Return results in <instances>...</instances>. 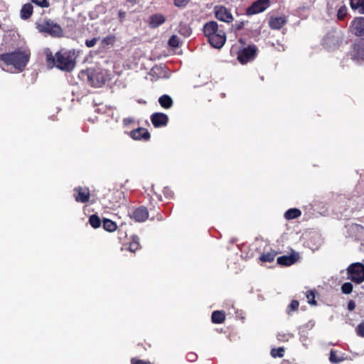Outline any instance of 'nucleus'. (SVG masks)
<instances>
[{
	"mask_svg": "<svg viewBox=\"0 0 364 364\" xmlns=\"http://www.w3.org/2000/svg\"><path fill=\"white\" fill-rule=\"evenodd\" d=\"M159 102L164 108L168 109L172 106V99L167 95H164L159 99Z\"/></svg>",
	"mask_w": 364,
	"mask_h": 364,
	"instance_id": "21",
	"label": "nucleus"
},
{
	"mask_svg": "<svg viewBox=\"0 0 364 364\" xmlns=\"http://www.w3.org/2000/svg\"><path fill=\"white\" fill-rule=\"evenodd\" d=\"M356 333L359 336L364 337V321L357 326Z\"/></svg>",
	"mask_w": 364,
	"mask_h": 364,
	"instance_id": "35",
	"label": "nucleus"
},
{
	"mask_svg": "<svg viewBox=\"0 0 364 364\" xmlns=\"http://www.w3.org/2000/svg\"><path fill=\"white\" fill-rule=\"evenodd\" d=\"M180 33H181L183 35L186 36H188L191 33V28L187 26H181L180 28Z\"/></svg>",
	"mask_w": 364,
	"mask_h": 364,
	"instance_id": "36",
	"label": "nucleus"
},
{
	"mask_svg": "<svg viewBox=\"0 0 364 364\" xmlns=\"http://www.w3.org/2000/svg\"><path fill=\"white\" fill-rule=\"evenodd\" d=\"M350 30L355 36L364 38V17L355 18L350 25Z\"/></svg>",
	"mask_w": 364,
	"mask_h": 364,
	"instance_id": "9",
	"label": "nucleus"
},
{
	"mask_svg": "<svg viewBox=\"0 0 364 364\" xmlns=\"http://www.w3.org/2000/svg\"><path fill=\"white\" fill-rule=\"evenodd\" d=\"M274 259V255L271 253L264 254L261 255L260 259L263 262H272Z\"/></svg>",
	"mask_w": 364,
	"mask_h": 364,
	"instance_id": "33",
	"label": "nucleus"
},
{
	"mask_svg": "<svg viewBox=\"0 0 364 364\" xmlns=\"http://www.w3.org/2000/svg\"><path fill=\"white\" fill-rule=\"evenodd\" d=\"M130 216L136 222H144L148 218L149 213L146 208L140 207L134 210Z\"/></svg>",
	"mask_w": 364,
	"mask_h": 364,
	"instance_id": "12",
	"label": "nucleus"
},
{
	"mask_svg": "<svg viewBox=\"0 0 364 364\" xmlns=\"http://www.w3.org/2000/svg\"><path fill=\"white\" fill-rule=\"evenodd\" d=\"M33 6L31 4H24L21 9V17L23 19L28 18L33 14Z\"/></svg>",
	"mask_w": 364,
	"mask_h": 364,
	"instance_id": "19",
	"label": "nucleus"
},
{
	"mask_svg": "<svg viewBox=\"0 0 364 364\" xmlns=\"http://www.w3.org/2000/svg\"><path fill=\"white\" fill-rule=\"evenodd\" d=\"M298 307H299V302L296 300L292 301L289 305V308L293 311L297 309Z\"/></svg>",
	"mask_w": 364,
	"mask_h": 364,
	"instance_id": "41",
	"label": "nucleus"
},
{
	"mask_svg": "<svg viewBox=\"0 0 364 364\" xmlns=\"http://www.w3.org/2000/svg\"><path fill=\"white\" fill-rule=\"evenodd\" d=\"M30 58L28 50H17L1 55L3 70L10 73L21 72L26 66Z\"/></svg>",
	"mask_w": 364,
	"mask_h": 364,
	"instance_id": "2",
	"label": "nucleus"
},
{
	"mask_svg": "<svg viewBox=\"0 0 364 364\" xmlns=\"http://www.w3.org/2000/svg\"><path fill=\"white\" fill-rule=\"evenodd\" d=\"M270 5L269 0H257L247 9V15H254L265 11Z\"/></svg>",
	"mask_w": 364,
	"mask_h": 364,
	"instance_id": "8",
	"label": "nucleus"
},
{
	"mask_svg": "<svg viewBox=\"0 0 364 364\" xmlns=\"http://www.w3.org/2000/svg\"><path fill=\"white\" fill-rule=\"evenodd\" d=\"M187 356L188 360L191 362L195 361L197 358V355L193 353H188Z\"/></svg>",
	"mask_w": 364,
	"mask_h": 364,
	"instance_id": "42",
	"label": "nucleus"
},
{
	"mask_svg": "<svg viewBox=\"0 0 364 364\" xmlns=\"http://www.w3.org/2000/svg\"><path fill=\"white\" fill-rule=\"evenodd\" d=\"M139 248V238L137 237H133L132 241L129 243L127 250L132 252H134Z\"/></svg>",
	"mask_w": 364,
	"mask_h": 364,
	"instance_id": "26",
	"label": "nucleus"
},
{
	"mask_svg": "<svg viewBox=\"0 0 364 364\" xmlns=\"http://www.w3.org/2000/svg\"><path fill=\"white\" fill-rule=\"evenodd\" d=\"M33 4L41 7L48 8L49 6L48 0H31Z\"/></svg>",
	"mask_w": 364,
	"mask_h": 364,
	"instance_id": "30",
	"label": "nucleus"
},
{
	"mask_svg": "<svg viewBox=\"0 0 364 364\" xmlns=\"http://www.w3.org/2000/svg\"><path fill=\"white\" fill-rule=\"evenodd\" d=\"M165 17L160 14H156L151 16L149 20V25L152 28H156L164 23Z\"/></svg>",
	"mask_w": 364,
	"mask_h": 364,
	"instance_id": "17",
	"label": "nucleus"
},
{
	"mask_svg": "<svg viewBox=\"0 0 364 364\" xmlns=\"http://www.w3.org/2000/svg\"><path fill=\"white\" fill-rule=\"evenodd\" d=\"M130 136L135 140L145 139L147 140L150 137V134L147 129L144 128H138L130 132Z\"/></svg>",
	"mask_w": 364,
	"mask_h": 364,
	"instance_id": "13",
	"label": "nucleus"
},
{
	"mask_svg": "<svg viewBox=\"0 0 364 364\" xmlns=\"http://www.w3.org/2000/svg\"><path fill=\"white\" fill-rule=\"evenodd\" d=\"M355 302H354V301H350L348 302V310H350V311H353V310H354V309H355Z\"/></svg>",
	"mask_w": 364,
	"mask_h": 364,
	"instance_id": "43",
	"label": "nucleus"
},
{
	"mask_svg": "<svg viewBox=\"0 0 364 364\" xmlns=\"http://www.w3.org/2000/svg\"><path fill=\"white\" fill-rule=\"evenodd\" d=\"M204 35L208 38L210 44L215 48H220L226 41L225 33L223 29L219 28L215 21H209L203 26Z\"/></svg>",
	"mask_w": 364,
	"mask_h": 364,
	"instance_id": "3",
	"label": "nucleus"
},
{
	"mask_svg": "<svg viewBox=\"0 0 364 364\" xmlns=\"http://www.w3.org/2000/svg\"><path fill=\"white\" fill-rule=\"evenodd\" d=\"M190 0H174V4L178 7L185 6Z\"/></svg>",
	"mask_w": 364,
	"mask_h": 364,
	"instance_id": "37",
	"label": "nucleus"
},
{
	"mask_svg": "<svg viewBox=\"0 0 364 364\" xmlns=\"http://www.w3.org/2000/svg\"><path fill=\"white\" fill-rule=\"evenodd\" d=\"M284 350L282 347L278 348H273L271 350V355L274 358H277V357L282 358L284 356Z\"/></svg>",
	"mask_w": 364,
	"mask_h": 364,
	"instance_id": "28",
	"label": "nucleus"
},
{
	"mask_svg": "<svg viewBox=\"0 0 364 364\" xmlns=\"http://www.w3.org/2000/svg\"><path fill=\"white\" fill-rule=\"evenodd\" d=\"M350 6L352 9L364 14V0H350Z\"/></svg>",
	"mask_w": 364,
	"mask_h": 364,
	"instance_id": "20",
	"label": "nucleus"
},
{
	"mask_svg": "<svg viewBox=\"0 0 364 364\" xmlns=\"http://www.w3.org/2000/svg\"><path fill=\"white\" fill-rule=\"evenodd\" d=\"M168 116L161 112L154 113L151 117L152 124L155 127L166 126L168 122Z\"/></svg>",
	"mask_w": 364,
	"mask_h": 364,
	"instance_id": "11",
	"label": "nucleus"
},
{
	"mask_svg": "<svg viewBox=\"0 0 364 364\" xmlns=\"http://www.w3.org/2000/svg\"><path fill=\"white\" fill-rule=\"evenodd\" d=\"M116 41V36L114 34H109L101 40V48H105L107 46H112L115 43Z\"/></svg>",
	"mask_w": 364,
	"mask_h": 364,
	"instance_id": "18",
	"label": "nucleus"
},
{
	"mask_svg": "<svg viewBox=\"0 0 364 364\" xmlns=\"http://www.w3.org/2000/svg\"><path fill=\"white\" fill-rule=\"evenodd\" d=\"M119 16L120 17V18H124V16H125V13H124V12H123V11H120L119 12Z\"/></svg>",
	"mask_w": 364,
	"mask_h": 364,
	"instance_id": "44",
	"label": "nucleus"
},
{
	"mask_svg": "<svg viewBox=\"0 0 364 364\" xmlns=\"http://www.w3.org/2000/svg\"><path fill=\"white\" fill-rule=\"evenodd\" d=\"M347 272L348 279L357 284H360L364 281V264L356 262L350 264Z\"/></svg>",
	"mask_w": 364,
	"mask_h": 364,
	"instance_id": "5",
	"label": "nucleus"
},
{
	"mask_svg": "<svg viewBox=\"0 0 364 364\" xmlns=\"http://www.w3.org/2000/svg\"><path fill=\"white\" fill-rule=\"evenodd\" d=\"M257 50L255 46H250L240 50L237 59L242 64H245L255 58Z\"/></svg>",
	"mask_w": 364,
	"mask_h": 364,
	"instance_id": "7",
	"label": "nucleus"
},
{
	"mask_svg": "<svg viewBox=\"0 0 364 364\" xmlns=\"http://www.w3.org/2000/svg\"><path fill=\"white\" fill-rule=\"evenodd\" d=\"M353 290V285L350 282H346L341 286V291L343 294H348Z\"/></svg>",
	"mask_w": 364,
	"mask_h": 364,
	"instance_id": "29",
	"label": "nucleus"
},
{
	"mask_svg": "<svg viewBox=\"0 0 364 364\" xmlns=\"http://www.w3.org/2000/svg\"><path fill=\"white\" fill-rule=\"evenodd\" d=\"M74 197L77 202L86 203L90 198V191L87 188H75L74 189Z\"/></svg>",
	"mask_w": 364,
	"mask_h": 364,
	"instance_id": "10",
	"label": "nucleus"
},
{
	"mask_svg": "<svg viewBox=\"0 0 364 364\" xmlns=\"http://www.w3.org/2000/svg\"><path fill=\"white\" fill-rule=\"evenodd\" d=\"M214 14L216 18L220 21L230 23L233 20V16L230 9L220 5L214 7Z\"/></svg>",
	"mask_w": 364,
	"mask_h": 364,
	"instance_id": "6",
	"label": "nucleus"
},
{
	"mask_svg": "<svg viewBox=\"0 0 364 364\" xmlns=\"http://www.w3.org/2000/svg\"><path fill=\"white\" fill-rule=\"evenodd\" d=\"M306 298H307V300H308V302L310 304H312V305H315L316 304V301H315V294H314V292L313 291H308L306 292Z\"/></svg>",
	"mask_w": 364,
	"mask_h": 364,
	"instance_id": "31",
	"label": "nucleus"
},
{
	"mask_svg": "<svg viewBox=\"0 0 364 364\" xmlns=\"http://www.w3.org/2000/svg\"><path fill=\"white\" fill-rule=\"evenodd\" d=\"M97 41V38H92V39H90V40H86L85 41V45L88 48H92V47L95 46Z\"/></svg>",
	"mask_w": 364,
	"mask_h": 364,
	"instance_id": "38",
	"label": "nucleus"
},
{
	"mask_svg": "<svg viewBox=\"0 0 364 364\" xmlns=\"http://www.w3.org/2000/svg\"><path fill=\"white\" fill-rule=\"evenodd\" d=\"M89 222L92 227L94 228H99L101 222L98 216L92 215L90 217Z\"/></svg>",
	"mask_w": 364,
	"mask_h": 364,
	"instance_id": "27",
	"label": "nucleus"
},
{
	"mask_svg": "<svg viewBox=\"0 0 364 364\" xmlns=\"http://www.w3.org/2000/svg\"><path fill=\"white\" fill-rule=\"evenodd\" d=\"M299 258L297 254L290 255H284L277 258V263L281 265L290 266L293 264Z\"/></svg>",
	"mask_w": 364,
	"mask_h": 364,
	"instance_id": "14",
	"label": "nucleus"
},
{
	"mask_svg": "<svg viewBox=\"0 0 364 364\" xmlns=\"http://www.w3.org/2000/svg\"><path fill=\"white\" fill-rule=\"evenodd\" d=\"M244 26V23L243 22H241L240 24H238V26H237V29H240V28H242Z\"/></svg>",
	"mask_w": 364,
	"mask_h": 364,
	"instance_id": "45",
	"label": "nucleus"
},
{
	"mask_svg": "<svg viewBox=\"0 0 364 364\" xmlns=\"http://www.w3.org/2000/svg\"><path fill=\"white\" fill-rule=\"evenodd\" d=\"M132 364H152V363L149 361H144V360H136V359L133 358L132 360Z\"/></svg>",
	"mask_w": 364,
	"mask_h": 364,
	"instance_id": "40",
	"label": "nucleus"
},
{
	"mask_svg": "<svg viewBox=\"0 0 364 364\" xmlns=\"http://www.w3.org/2000/svg\"><path fill=\"white\" fill-rule=\"evenodd\" d=\"M347 14V9L346 6H342L338 9L337 16L339 19H343Z\"/></svg>",
	"mask_w": 364,
	"mask_h": 364,
	"instance_id": "34",
	"label": "nucleus"
},
{
	"mask_svg": "<svg viewBox=\"0 0 364 364\" xmlns=\"http://www.w3.org/2000/svg\"><path fill=\"white\" fill-rule=\"evenodd\" d=\"M46 57V63L50 68L56 67L63 71H71L75 67V50H61L57 52L53 56L49 48L44 50Z\"/></svg>",
	"mask_w": 364,
	"mask_h": 364,
	"instance_id": "1",
	"label": "nucleus"
},
{
	"mask_svg": "<svg viewBox=\"0 0 364 364\" xmlns=\"http://www.w3.org/2000/svg\"><path fill=\"white\" fill-rule=\"evenodd\" d=\"M353 57L358 60H363L364 59V46H358L354 48L353 53L352 54Z\"/></svg>",
	"mask_w": 364,
	"mask_h": 364,
	"instance_id": "25",
	"label": "nucleus"
},
{
	"mask_svg": "<svg viewBox=\"0 0 364 364\" xmlns=\"http://www.w3.org/2000/svg\"><path fill=\"white\" fill-rule=\"evenodd\" d=\"M286 23V19L282 16L272 17L269 19V26L273 29L281 28Z\"/></svg>",
	"mask_w": 364,
	"mask_h": 364,
	"instance_id": "16",
	"label": "nucleus"
},
{
	"mask_svg": "<svg viewBox=\"0 0 364 364\" xmlns=\"http://www.w3.org/2000/svg\"><path fill=\"white\" fill-rule=\"evenodd\" d=\"M211 318L214 323H221L225 320V314L222 311H215L212 314Z\"/></svg>",
	"mask_w": 364,
	"mask_h": 364,
	"instance_id": "22",
	"label": "nucleus"
},
{
	"mask_svg": "<svg viewBox=\"0 0 364 364\" xmlns=\"http://www.w3.org/2000/svg\"><path fill=\"white\" fill-rule=\"evenodd\" d=\"M168 44L171 47H174V48L178 46V44H179L178 38L176 36H174V35L172 36L168 41Z\"/></svg>",
	"mask_w": 364,
	"mask_h": 364,
	"instance_id": "32",
	"label": "nucleus"
},
{
	"mask_svg": "<svg viewBox=\"0 0 364 364\" xmlns=\"http://www.w3.org/2000/svg\"><path fill=\"white\" fill-rule=\"evenodd\" d=\"M329 359L332 363H338L341 360L337 358L336 353L333 350L331 351Z\"/></svg>",
	"mask_w": 364,
	"mask_h": 364,
	"instance_id": "39",
	"label": "nucleus"
},
{
	"mask_svg": "<svg viewBox=\"0 0 364 364\" xmlns=\"http://www.w3.org/2000/svg\"><path fill=\"white\" fill-rule=\"evenodd\" d=\"M36 28L41 33L50 35L52 37H61L63 34L61 26L50 19H42L36 23Z\"/></svg>",
	"mask_w": 364,
	"mask_h": 364,
	"instance_id": "4",
	"label": "nucleus"
},
{
	"mask_svg": "<svg viewBox=\"0 0 364 364\" xmlns=\"http://www.w3.org/2000/svg\"><path fill=\"white\" fill-rule=\"evenodd\" d=\"M89 80L90 82L95 87L102 86L106 81L105 76L100 73H91L89 76Z\"/></svg>",
	"mask_w": 364,
	"mask_h": 364,
	"instance_id": "15",
	"label": "nucleus"
},
{
	"mask_svg": "<svg viewBox=\"0 0 364 364\" xmlns=\"http://www.w3.org/2000/svg\"><path fill=\"white\" fill-rule=\"evenodd\" d=\"M363 289H364V285L362 287Z\"/></svg>",
	"mask_w": 364,
	"mask_h": 364,
	"instance_id": "46",
	"label": "nucleus"
},
{
	"mask_svg": "<svg viewBox=\"0 0 364 364\" xmlns=\"http://www.w3.org/2000/svg\"><path fill=\"white\" fill-rule=\"evenodd\" d=\"M301 211L297 208H291L288 210L285 214L284 217L287 220H291L296 218L301 215Z\"/></svg>",
	"mask_w": 364,
	"mask_h": 364,
	"instance_id": "23",
	"label": "nucleus"
},
{
	"mask_svg": "<svg viewBox=\"0 0 364 364\" xmlns=\"http://www.w3.org/2000/svg\"><path fill=\"white\" fill-rule=\"evenodd\" d=\"M103 228L108 232H113L116 230L117 226L114 222L109 219H104Z\"/></svg>",
	"mask_w": 364,
	"mask_h": 364,
	"instance_id": "24",
	"label": "nucleus"
}]
</instances>
